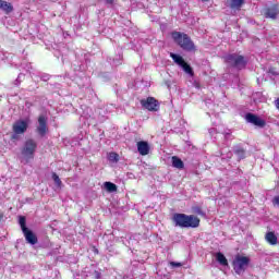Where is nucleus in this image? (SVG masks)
I'll list each match as a JSON object with an SVG mask.
<instances>
[{
	"mask_svg": "<svg viewBox=\"0 0 279 279\" xmlns=\"http://www.w3.org/2000/svg\"><path fill=\"white\" fill-rule=\"evenodd\" d=\"M172 221L177 228H199L201 220L197 216L174 214Z\"/></svg>",
	"mask_w": 279,
	"mask_h": 279,
	"instance_id": "nucleus-1",
	"label": "nucleus"
},
{
	"mask_svg": "<svg viewBox=\"0 0 279 279\" xmlns=\"http://www.w3.org/2000/svg\"><path fill=\"white\" fill-rule=\"evenodd\" d=\"M172 39L174 43L178 44V46L183 49V51H197V48L195 47V43H193V39L186 33H180L178 31H174L171 33Z\"/></svg>",
	"mask_w": 279,
	"mask_h": 279,
	"instance_id": "nucleus-2",
	"label": "nucleus"
},
{
	"mask_svg": "<svg viewBox=\"0 0 279 279\" xmlns=\"http://www.w3.org/2000/svg\"><path fill=\"white\" fill-rule=\"evenodd\" d=\"M38 149V143L34 141V138H28L25 141L21 154L25 160V162H29L34 160V156H36V150Z\"/></svg>",
	"mask_w": 279,
	"mask_h": 279,
	"instance_id": "nucleus-3",
	"label": "nucleus"
},
{
	"mask_svg": "<svg viewBox=\"0 0 279 279\" xmlns=\"http://www.w3.org/2000/svg\"><path fill=\"white\" fill-rule=\"evenodd\" d=\"M250 257L238 254L232 260L233 270L238 276H241V274H245V270L250 267Z\"/></svg>",
	"mask_w": 279,
	"mask_h": 279,
	"instance_id": "nucleus-4",
	"label": "nucleus"
},
{
	"mask_svg": "<svg viewBox=\"0 0 279 279\" xmlns=\"http://www.w3.org/2000/svg\"><path fill=\"white\" fill-rule=\"evenodd\" d=\"M226 62L230 64V66H232L233 69H238L239 71L247 66V61L245 60V57L236 53L227 56Z\"/></svg>",
	"mask_w": 279,
	"mask_h": 279,
	"instance_id": "nucleus-5",
	"label": "nucleus"
},
{
	"mask_svg": "<svg viewBox=\"0 0 279 279\" xmlns=\"http://www.w3.org/2000/svg\"><path fill=\"white\" fill-rule=\"evenodd\" d=\"M170 58H172L173 62L175 64H178L179 66H181V69L184 71V73L190 75V77H194L195 76V72L193 71V68L191 66V64H189L184 60V58H182V56L171 52L170 53Z\"/></svg>",
	"mask_w": 279,
	"mask_h": 279,
	"instance_id": "nucleus-6",
	"label": "nucleus"
},
{
	"mask_svg": "<svg viewBox=\"0 0 279 279\" xmlns=\"http://www.w3.org/2000/svg\"><path fill=\"white\" fill-rule=\"evenodd\" d=\"M29 128V122L27 120H17L12 125L13 135L11 136L12 141H16L19 135L25 134Z\"/></svg>",
	"mask_w": 279,
	"mask_h": 279,
	"instance_id": "nucleus-7",
	"label": "nucleus"
},
{
	"mask_svg": "<svg viewBox=\"0 0 279 279\" xmlns=\"http://www.w3.org/2000/svg\"><path fill=\"white\" fill-rule=\"evenodd\" d=\"M141 106L148 110V112H158L160 110V102L154 97H148L141 100Z\"/></svg>",
	"mask_w": 279,
	"mask_h": 279,
	"instance_id": "nucleus-8",
	"label": "nucleus"
},
{
	"mask_svg": "<svg viewBox=\"0 0 279 279\" xmlns=\"http://www.w3.org/2000/svg\"><path fill=\"white\" fill-rule=\"evenodd\" d=\"M36 132L41 136V138L47 136V133L49 132V126H47V117L43 114L38 117V126L36 128Z\"/></svg>",
	"mask_w": 279,
	"mask_h": 279,
	"instance_id": "nucleus-9",
	"label": "nucleus"
},
{
	"mask_svg": "<svg viewBox=\"0 0 279 279\" xmlns=\"http://www.w3.org/2000/svg\"><path fill=\"white\" fill-rule=\"evenodd\" d=\"M278 15H279L278 4H272L264 9L265 19H271L272 21H276L278 19Z\"/></svg>",
	"mask_w": 279,
	"mask_h": 279,
	"instance_id": "nucleus-10",
	"label": "nucleus"
},
{
	"mask_svg": "<svg viewBox=\"0 0 279 279\" xmlns=\"http://www.w3.org/2000/svg\"><path fill=\"white\" fill-rule=\"evenodd\" d=\"M245 120L247 123H252V125H256L257 128H265L267 124L265 120L260 119V117L254 114V113H246Z\"/></svg>",
	"mask_w": 279,
	"mask_h": 279,
	"instance_id": "nucleus-11",
	"label": "nucleus"
},
{
	"mask_svg": "<svg viewBox=\"0 0 279 279\" xmlns=\"http://www.w3.org/2000/svg\"><path fill=\"white\" fill-rule=\"evenodd\" d=\"M23 234L27 243H29L31 245H36V243H38V236H36V234L32 230L26 229L25 231H23Z\"/></svg>",
	"mask_w": 279,
	"mask_h": 279,
	"instance_id": "nucleus-12",
	"label": "nucleus"
},
{
	"mask_svg": "<svg viewBox=\"0 0 279 279\" xmlns=\"http://www.w3.org/2000/svg\"><path fill=\"white\" fill-rule=\"evenodd\" d=\"M137 151L141 156H147L149 154V143L145 141L137 142Z\"/></svg>",
	"mask_w": 279,
	"mask_h": 279,
	"instance_id": "nucleus-13",
	"label": "nucleus"
},
{
	"mask_svg": "<svg viewBox=\"0 0 279 279\" xmlns=\"http://www.w3.org/2000/svg\"><path fill=\"white\" fill-rule=\"evenodd\" d=\"M265 241L268 242L269 245H278V235H276V232L269 231L265 234Z\"/></svg>",
	"mask_w": 279,
	"mask_h": 279,
	"instance_id": "nucleus-14",
	"label": "nucleus"
},
{
	"mask_svg": "<svg viewBox=\"0 0 279 279\" xmlns=\"http://www.w3.org/2000/svg\"><path fill=\"white\" fill-rule=\"evenodd\" d=\"M0 10H3L4 13L10 14L14 12V7L12 5V3L5 0H0Z\"/></svg>",
	"mask_w": 279,
	"mask_h": 279,
	"instance_id": "nucleus-15",
	"label": "nucleus"
},
{
	"mask_svg": "<svg viewBox=\"0 0 279 279\" xmlns=\"http://www.w3.org/2000/svg\"><path fill=\"white\" fill-rule=\"evenodd\" d=\"M216 260L217 263H219V265H222V267H228V258H226V255H223V253H216Z\"/></svg>",
	"mask_w": 279,
	"mask_h": 279,
	"instance_id": "nucleus-16",
	"label": "nucleus"
},
{
	"mask_svg": "<svg viewBox=\"0 0 279 279\" xmlns=\"http://www.w3.org/2000/svg\"><path fill=\"white\" fill-rule=\"evenodd\" d=\"M172 167H174V169H184V161L178 156H172Z\"/></svg>",
	"mask_w": 279,
	"mask_h": 279,
	"instance_id": "nucleus-17",
	"label": "nucleus"
},
{
	"mask_svg": "<svg viewBox=\"0 0 279 279\" xmlns=\"http://www.w3.org/2000/svg\"><path fill=\"white\" fill-rule=\"evenodd\" d=\"M104 186L108 193H117V189H118L117 184H114L110 181H107L104 183Z\"/></svg>",
	"mask_w": 279,
	"mask_h": 279,
	"instance_id": "nucleus-18",
	"label": "nucleus"
},
{
	"mask_svg": "<svg viewBox=\"0 0 279 279\" xmlns=\"http://www.w3.org/2000/svg\"><path fill=\"white\" fill-rule=\"evenodd\" d=\"M243 3H245V0H231L230 8L231 10H241Z\"/></svg>",
	"mask_w": 279,
	"mask_h": 279,
	"instance_id": "nucleus-19",
	"label": "nucleus"
},
{
	"mask_svg": "<svg viewBox=\"0 0 279 279\" xmlns=\"http://www.w3.org/2000/svg\"><path fill=\"white\" fill-rule=\"evenodd\" d=\"M52 180L58 189H62V180L60 179L58 173L56 172L52 173Z\"/></svg>",
	"mask_w": 279,
	"mask_h": 279,
	"instance_id": "nucleus-20",
	"label": "nucleus"
},
{
	"mask_svg": "<svg viewBox=\"0 0 279 279\" xmlns=\"http://www.w3.org/2000/svg\"><path fill=\"white\" fill-rule=\"evenodd\" d=\"M235 156H238V158H240V160H243V158H245V148L243 147H238L234 150Z\"/></svg>",
	"mask_w": 279,
	"mask_h": 279,
	"instance_id": "nucleus-21",
	"label": "nucleus"
},
{
	"mask_svg": "<svg viewBox=\"0 0 279 279\" xmlns=\"http://www.w3.org/2000/svg\"><path fill=\"white\" fill-rule=\"evenodd\" d=\"M19 223L21 226L22 232H25V230L29 229V228H27L25 216H20Z\"/></svg>",
	"mask_w": 279,
	"mask_h": 279,
	"instance_id": "nucleus-22",
	"label": "nucleus"
},
{
	"mask_svg": "<svg viewBox=\"0 0 279 279\" xmlns=\"http://www.w3.org/2000/svg\"><path fill=\"white\" fill-rule=\"evenodd\" d=\"M108 160L110 162H119V160H120L119 154H117V153H109Z\"/></svg>",
	"mask_w": 279,
	"mask_h": 279,
	"instance_id": "nucleus-23",
	"label": "nucleus"
},
{
	"mask_svg": "<svg viewBox=\"0 0 279 279\" xmlns=\"http://www.w3.org/2000/svg\"><path fill=\"white\" fill-rule=\"evenodd\" d=\"M193 213H195V215H199V217H206V213H204V209L199 206L194 207Z\"/></svg>",
	"mask_w": 279,
	"mask_h": 279,
	"instance_id": "nucleus-24",
	"label": "nucleus"
},
{
	"mask_svg": "<svg viewBox=\"0 0 279 279\" xmlns=\"http://www.w3.org/2000/svg\"><path fill=\"white\" fill-rule=\"evenodd\" d=\"M268 73H270V75H278V70L276 68H269Z\"/></svg>",
	"mask_w": 279,
	"mask_h": 279,
	"instance_id": "nucleus-25",
	"label": "nucleus"
},
{
	"mask_svg": "<svg viewBox=\"0 0 279 279\" xmlns=\"http://www.w3.org/2000/svg\"><path fill=\"white\" fill-rule=\"evenodd\" d=\"M272 204H274V206H278L279 207V195L274 197Z\"/></svg>",
	"mask_w": 279,
	"mask_h": 279,
	"instance_id": "nucleus-26",
	"label": "nucleus"
},
{
	"mask_svg": "<svg viewBox=\"0 0 279 279\" xmlns=\"http://www.w3.org/2000/svg\"><path fill=\"white\" fill-rule=\"evenodd\" d=\"M171 267H182V263L179 262H170Z\"/></svg>",
	"mask_w": 279,
	"mask_h": 279,
	"instance_id": "nucleus-27",
	"label": "nucleus"
},
{
	"mask_svg": "<svg viewBox=\"0 0 279 279\" xmlns=\"http://www.w3.org/2000/svg\"><path fill=\"white\" fill-rule=\"evenodd\" d=\"M193 86L194 88H202V84L199 83V81H194Z\"/></svg>",
	"mask_w": 279,
	"mask_h": 279,
	"instance_id": "nucleus-28",
	"label": "nucleus"
},
{
	"mask_svg": "<svg viewBox=\"0 0 279 279\" xmlns=\"http://www.w3.org/2000/svg\"><path fill=\"white\" fill-rule=\"evenodd\" d=\"M3 217H4L3 213L0 211V223H1V221H3Z\"/></svg>",
	"mask_w": 279,
	"mask_h": 279,
	"instance_id": "nucleus-29",
	"label": "nucleus"
},
{
	"mask_svg": "<svg viewBox=\"0 0 279 279\" xmlns=\"http://www.w3.org/2000/svg\"><path fill=\"white\" fill-rule=\"evenodd\" d=\"M106 3H109L110 5H112V3H114V0H106Z\"/></svg>",
	"mask_w": 279,
	"mask_h": 279,
	"instance_id": "nucleus-30",
	"label": "nucleus"
},
{
	"mask_svg": "<svg viewBox=\"0 0 279 279\" xmlns=\"http://www.w3.org/2000/svg\"><path fill=\"white\" fill-rule=\"evenodd\" d=\"M94 253L99 254V250L94 246Z\"/></svg>",
	"mask_w": 279,
	"mask_h": 279,
	"instance_id": "nucleus-31",
	"label": "nucleus"
}]
</instances>
